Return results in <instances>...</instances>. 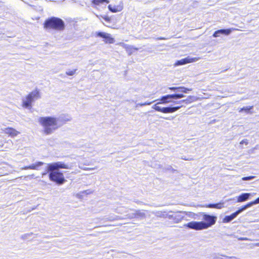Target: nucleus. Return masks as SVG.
<instances>
[{
    "label": "nucleus",
    "mask_w": 259,
    "mask_h": 259,
    "mask_svg": "<svg viewBox=\"0 0 259 259\" xmlns=\"http://www.w3.org/2000/svg\"><path fill=\"white\" fill-rule=\"evenodd\" d=\"M199 214L203 216V220L205 221L204 224L206 229L214 225L217 221V217L207 214L204 212H200Z\"/></svg>",
    "instance_id": "0eeeda50"
},
{
    "label": "nucleus",
    "mask_w": 259,
    "mask_h": 259,
    "mask_svg": "<svg viewBox=\"0 0 259 259\" xmlns=\"http://www.w3.org/2000/svg\"><path fill=\"white\" fill-rule=\"evenodd\" d=\"M240 240H249V239L247 238H240L239 239Z\"/></svg>",
    "instance_id": "e433bc0d"
},
{
    "label": "nucleus",
    "mask_w": 259,
    "mask_h": 259,
    "mask_svg": "<svg viewBox=\"0 0 259 259\" xmlns=\"http://www.w3.org/2000/svg\"><path fill=\"white\" fill-rule=\"evenodd\" d=\"M180 90H182V93H187L188 91H191V89L186 88L184 87H180Z\"/></svg>",
    "instance_id": "c85d7f7f"
},
{
    "label": "nucleus",
    "mask_w": 259,
    "mask_h": 259,
    "mask_svg": "<svg viewBox=\"0 0 259 259\" xmlns=\"http://www.w3.org/2000/svg\"><path fill=\"white\" fill-rule=\"evenodd\" d=\"M60 120V118L52 116L41 117L38 119V122L43 127L44 133L50 135L58 128V121Z\"/></svg>",
    "instance_id": "f03ea898"
},
{
    "label": "nucleus",
    "mask_w": 259,
    "mask_h": 259,
    "mask_svg": "<svg viewBox=\"0 0 259 259\" xmlns=\"http://www.w3.org/2000/svg\"><path fill=\"white\" fill-rule=\"evenodd\" d=\"M92 192H93V191L90 190H87L83 191L82 193H84L85 194H91Z\"/></svg>",
    "instance_id": "473e14b6"
},
{
    "label": "nucleus",
    "mask_w": 259,
    "mask_h": 259,
    "mask_svg": "<svg viewBox=\"0 0 259 259\" xmlns=\"http://www.w3.org/2000/svg\"><path fill=\"white\" fill-rule=\"evenodd\" d=\"M92 3L96 5H99L104 3L108 4L109 3V1L108 0H93Z\"/></svg>",
    "instance_id": "b1692460"
},
{
    "label": "nucleus",
    "mask_w": 259,
    "mask_h": 259,
    "mask_svg": "<svg viewBox=\"0 0 259 259\" xmlns=\"http://www.w3.org/2000/svg\"><path fill=\"white\" fill-rule=\"evenodd\" d=\"M44 164V162L41 161H37L35 162L34 163H33L31 165L25 166L24 167H23L21 168V169L24 170V169H34V170H39V167L42 166Z\"/></svg>",
    "instance_id": "f8f14e48"
},
{
    "label": "nucleus",
    "mask_w": 259,
    "mask_h": 259,
    "mask_svg": "<svg viewBox=\"0 0 259 259\" xmlns=\"http://www.w3.org/2000/svg\"><path fill=\"white\" fill-rule=\"evenodd\" d=\"M205 224L204 221L201 222H191L184 225L185 227H187L190 229H194L195 230H201L206 229L205 227Z\"/></svg>",
    "instance_id": "1a4fd4ad"
},
{
    "label": "nucleus",
    "mask_w": 259,
    "mask_h": 259,
    "mask_svg": "<svg viewBox=\"0 0 259 259\" xmlns=\"http://www.w3.org/2000/svg\"><path fill=\"white\" fill-rule=\"evenodd\" d=\"M252 108H253V106H246V107H243V108H241L239 110V111L240 112H242L243 111H245V112L248 113L250 109H252Z\"/></svg>",
    "instance_id": "a878e982"
},
{
    "label": "nucleus",
    "mask_w": 259,
    "mask_h": 259,
    "mask_svg": "<svg viewBox=\"0 0 259 259\" xmlns=\"http://www.w3.org/2000/svg\"><path fill=\"white\" fill-rule=\"evenodd\" d=\"M109 33L104 32H96V34L97 36L102 37L104 38V40H105V38L107 37Z\"/></svg>",
    "instance_id": "4be33fe9"
},
{
    "label": "nucleus",
    "mask_w": 259,
    "mask_h": 259,
    "mask_svg": "<svg viewBox=\"0 0 259 259\" xmlns=\"http://www.w3.org/2000/svg\"><path fill=\"white\" fill-rule=\"evenodd\" d=\"M168 213V212L166 211H157L152 212V213L155 216L163 218H166L167 217Z\"/></svg>",
    "instance_id": "f3484780"
},
{
    "label": "nucleus",
    "mask_w": 259,
    "mask_h": 259,
    "mask_svg": "<svg viewBox=\"0 0 259 259\" xmlns=\"http://www.w3.org/2000/svg\"><path fill=\"white\" fill-rule=\"evenodd\" d=\"M71 166L59 161L48 164L47 170L50 172L49 179L58 184H62L65 181L63 174L59 171L60 168L70 169Z\"/></svg>",
    "instance_id": "f257e3e1"
},
{
    "label": "nucleus",
    "mask_w": 259,
    "mask_h": 259,
    "mask_svg": "<svg viewBox=\"0 0 259 259\" xmlns=\"http://www.w3.org/2000/svg\"><path fill=\"white\" fill-rule=\"evenodd\" d=\"M105 21H106L107 22H109L110 21V18H108V17H106L105 18Z\"/></svg>",
    "instance_id": "ea45409f"
},
{
    "label": "nucleus",
    "mask_w": 259,
    "mask_h": 259,
    "mask_svg": "<svg viewBox=\"0 0 259 259\" xmlns=\"http://www.w3.org/2000/svg\"><path fill=\"white\" fill-rule=\"evenodd\" d=\"M131 50H132V49H134L135 50H138L137 48H133V47H131Z\"/></svg>",
    "instance_id": "a19ab883"
},
{
    "label": "nucleus",
    "mask_w": 259,
    "mask_h": 259,
    "mask_svg": "<svg viewBox=\"0 0 259 259\" xmlns=\"http://www.w3.org/2000/svg\"><path fill=\"white\" fill-rule=\"evenodd\" d=\"M108 8L109 10L113 13L120 12L123 9V7L121 5L112 6V5H109Z\"/></svg>",
    "instance_id": "dca6fc26"
},
{
    "label": "nucleus",
    "mask_w": 259,
    "mask_h": 259,
    "mask_svg": "<svg viewBox=\"0 0 259 259\" xmlns=\"http://www.w3.org/2000/svg\"><path fill=\"white\" fill-rule=\"evenodd\" d=\"M199 58H191L190 57H188L180 60L177 61L175 63V66L183 65L187 63L196 62L199 60Z\"/></svg>",
    "instance_id": "9b49d317"
},
{
    "label": "nucleus",
    "mask_w": 259,
    "mask_h": 259,
    "mask_svg": "<svg viewBox=\"0 0 259 259\" xmlns=\"http://www.w3.org/2000/svg\"><path fill=\"white\" fill-rule=\"evenodd\" d=\"M182 158L183 159H184V160H189L188 159H186L185 158H183V157H182Z\"/></svg>",
    "instance_id": "c03bdc74"
},
{
    "label": "nucleus",
    "mask_w": 259,
    "mask_h": 259,
    "mask_svg": "<svg viewBox=\"0 0 259 259\" xmlns=\"http://www.w3.org/2000/svg\"><path fill=\"white\" fill-rule=\"evenodd\" d=\"M152 103V102H146L145 103H143L142 105H143V106L149 105L151 104Z\"/></svg>",
    "instance_id": "72a5a7b5"
},
{
    "label": "nucleus",
    "mask_w": 259,
    "mask_h": 259,
    "mask_svg": "<svg viewBox=\"0 0 259 259\" xmlns=\"http://www.w3.org/2000/svg\"><path fill=\"white\" fill-rule=\"evenodd\" d=\"M39 98V93L38 91H32L25 99H23V106L25 108L31 107L32 102Z\"/></svg>",
    "instance_id": "39448f33"
},
{
    "label": "nucleus",
    "mask_w": 259,
    "mask_h": 259,
    "mask_svg": "<svg viewBox=\"0 0 259 259\" xmlns=\"http://www.w3.org/2000/svg\"><path fill=\"white\" fill-rule=\"evenodd\" d=\"M164 118L166 119H169V118H167V117H165Z\"/></svg>",
    "instance_id": "a18cd8bd"
},
{
    "label": "nucleus",
    "mask_w": 259,
    "mask_h": 259,
    "mask_svg": "<svg viewBox=\"0 0 259 259\" xmlns=\"http://www.w3.org/2000/svg\"><path fill=\"white\" fill-rule=\"evenodd\" d=\"M171 212H172L171 211H168L167 218L169 220H172L173 222L175 223H179L181 222L185 218V215H184V214L194 219H196V217L198 216L197 214L191 212L178 211L172 214H170Z\"/></svg>",
    "instance_id": "7ed1b4c3"
},
{
    "label": "nucleus",
    "mask_w": 259,
    "mask_h": 259,
    "mask_svg": "<svg viewBox=\"0 0 259 259\" xmlns=\"http://www.w3.org/2000/svg\"><path fill=\"white\" fill-rule=\"evenodd\" d=\"M252 194L249 193H244L241 194L240 195L238 196L237 197V202H242L245 201L249 199V197L251 196Z\"/></svg>",
    "instance_id": "4468645a"
},
{
    "label": "nucleus",
    "mask_w": 259,
    "mask_h": 259,
    "mask_svg": "<svg viewBox=\"0 0 259 259\" xmlns=\"http://www.w3.org/2000/svg\"><path fill=\"white\" fill-rule=\"evenodd\" d=\"M248 140H246V139H244V140H242V141L240 142V144H245V145H247V144H248Z\"/></svg>",
    "instance_id": "2f4dec72"
},
{
    "label": "nucleus",
    "mask_w": 259,
    "mask_h": 259,
    "mask_svg": "<svg viewBox=\"0 0 259 259\" xmlns=\"http://www.w3.org/2000/svg\"><path fill=\"white\" fill-rule=\"evenodd\" d=\"M5 133L11 137H15L19 133L18 131L13 128H6L5 130Z\"/></svg>",
    "instance_id": "2eb2a0df"
},
{
    "label": "nucleus",
    "mask_w": 259,
    "mask_h": 259,
    "mask_svg": "<svg viewBox=\"0 0 259 259\" xmlns=\"http://www.w3.org/2000/svg\"><path fill=\"white\" fill-rule=\"evenodd\" d=\"M79 167L80 168H81L82 169L84 170H94V169H96L95 167H92V168H91V167H80V166H79Z\"/></svg>",
    "instance_id": "c756f323"
},
{
    "label": "nucleus",
    "mask_w": 259,
    "mask_h": 259,
    "mask_svg": "<svg viewBox=\"0 0 259 259\" xmlns=\"http://www.w3.org/2000/svg\"><path fill=\"white\" fill-rule=\"evenodd\" d=\"M77 69H74L72 70H68L66 72V74L69 76H72L75 74Z\"/></svg>",
    "instance_id": "bb28decb"
},
{
    "label": "nucleus",
    "mask_w": 259,
    "mask_h": 259,
    "mask_svg": "<svg viewBox=\"0 0 259 259\" xmlns=\"http://www.w3.org/2000/svg\"><path fill=\"white\" fill-rule=\"evenodd\" d=\"M182 107V106L176 107H166L161 108L158 106V104H155L152 106V108L157 111L161 112L164 113H173L179 110Z\"/></svg>",
    "instance_id": "6e6552de"
},
{
    "label": "nucleus",
    "mask_w": 259,
    "mask_h": 259,
    "mask_svg": "<svg viewBox=\"0 0 259 259\" xmlns=\"http://www.w3.org/2000/svg\"><path fill=\"white\" fill-rule=\"evenodd\" d=\"M226 258L227 259H238L237 257H234V256H232V257L226 256Z\"/></svg>",
    "instance_id": "f704fd0d"
},
{
    "label": "nucleus",
    "mask_w": 259,
    "mask_h": 259,
    "mask_svg": "<svg viewBox=\"0 0 259 259\" xmlns=\"http://www.w3.org/2000/svg\"><path fill=\"white\" fill-rule=\"evenodd\" d=\"M135 217H137V218L140 217V218H144L145 217V213L144 212L141 211L140 210H136V213L135 214Z\"/></svg>",
    "instance_id": "5701e85b"
},
{
    "label": "nucleus",
    "mask_w": 259,
    "mask_h": 259,
    "mask_svg": "<svg viewBox=\"0 0 259 259\" xmlns=\"http://www.w3.org/2000/svg\"><path fill=\"white\" fill-rule=\"evenodd\" d=\"M115 220V219H110L109 220H110V221H114V220Z\"/></svg>",
    "instance_id": "37998d69"
},
{
    "label": "nucleus",
    "mask_w": 259,
    "mask_h": 259,
    "mask_svg": "<svg viewBox=\"0 0 259 259\" xmlns=\"http://www.w3.org/2000/svg\"><path fill=\"white\" fill-rule=\"evenodd\" d=\"M157 39L159 40H165L166 38L165 37H160L156 38Z\"/></svg>",
    "instance_id": "58836bf2"
},
{
    "label": "nucleus",
    "mask_w": 259,
    "mask_h": 259,
    "mask_svg": "<svg viewBox=\"0 0 259 259\" xmlns=\"http://www.w3.org/2000/svg\"><path fill=\"white\" fill-rule=\"evenodd\" d=\"M234 29H220L214 32L213 36L214 37H217L220 36V34H225L226 35H229L232 32V30Z\"/></svg>",
    "instance_id": "ddd939ff"
},
{
    "label": "nucleus",
    "mask_w": 259,
    "mask_h": 259,
    "mask_svg": "<svg viewBox=\"0 0 259 259\" xmlns=\"http://www.w3.org/2000/svg\"><path fill=\"white\" fill-rule=\"evenodd\" d=\"M103 41L106 44H113L115 41L114 38H113L110 34H108L105 40H103Z\"/></svg>",
    "instance_id": "412c9836"
},
{
    "label": "nucleus",
    "mask_w": 259,
    "mask_h": 259,
    "mask_svg": "<svg viewBox=\"0 0 259 259\" xmlns=\"http://www.w3.org/2000/svg\"><path fill=\"white\" fill-rule=\"evenodd\" d=\"M33 235V233L31 232L29 233H26L22 235L21 236V238L23 240H27L29 239L30 237Z\"/></svg>",
    "instance_id": "393cba45"
},
{
    "label": "nucleus",
    "mask_w": 259,
    "mask_h": 259,
    "mask_svg": "<svg viewBox=\"0 0 259 259\" xmlns=\"http://www.w3.org/2000/svg\"><path fill=\"white\" fill-rule=\"evenodd\" d=\"M224 203H219L217 204H209L207 205H203V206H205L208 208H215L217 209H221L224 207Z\"/></svg>",
    "instance_id": "a211bd4d"
},
{
    "label": "nucleus",
    "mask_w": 259,
    "mask_h": 259,
    "mask_svg": "<svg viewBox=\"0 0 259 259\" xmlns=\"http://www.w3.org/2000/svg\"><path fill=\"white\" fill-rule=\"evenodd\" d=\"M194 98L193 96H189L186 99L181 100L179 102H173L175 103H185L186 104L190 103L192 101V99Z\"/></svg>",
    "instance_id": "aec40b11"
},
{
    "label": "nucleus",
    "mask_w": 259,
    "mask_h": 259,
    "mask_svg": "<svg viewBox=\"0 0 259 259\" xmlns=\"http://www.w3.org/2000/svg\"><path fill=\"white\" fill-rule=\"evenodd\" d=\"M255 177L253 176H249V177H244L242 178L243 181H249L253 179Z\"/></svg>",
    "instance_id": "cd10ccee"
},
{
    "label": "nucleus",
    "mask_w": 259,
    "mask_h": 259,
    "mask_svg": "<svg viewBox=\"0 0 259 259\" xmlns=\"http://www.w3.org/2000/svg\"><path fill=\"white\" fill-rule=\"evenodd\" d=\"M258 203H259V197L256 199H255L254 201L250 202L248 203L247 204H246V205H244L243 206L245 208V209H246L247 208L253 206V205H255V204H256Z\"/></svg>",
    "instance_id": "6ab92c4d"
},
{
    "label": "nucleus",
    "mask_w": 259,
    "mask_h": 259,
    "mask_svg": "<svg viewBox=\"0 0 259 259\" xmlns=\"http://www.w3.org/2000/svg\"><path fill=\"white\" fill-rule=\"evenodd\" d=\"M45 26L57 30H63L64 28V23L60 18L53 17L46 21Z\"/></svg>",
    "instance_id": "20e7f679"
},
{
    "label": "nucleus",
    "mask_w": 259,
    "mask_h": 259,
    "mask_svg": "<svg viewBox=\"0 0 259 259\" xmlns=\"http://www.w3.org/2000/svg\"><path fill=\"white\" fill-rule=\"evenodd\" d=\"M139 106H143V105H142V103H137V104H136V107L137 108Z\"/></svg>",
    "instance_id": "c9c22d12"
},
{
    "label": "nucleus",
    "mask_w": 259,
    "mask_h": 259,
    "mask_svg": "<svg viewBox=\"0 0 259 259\" xmlns=\"http://www.w3.org/2000/svg\"><path fill=\"white\" fill-rule=\"evenodd\" d=\"M185 95L183 94H174L171 95H167L162 96L160 99L157 100L159 101L156 104L158 105L160 104H166L169 102H172L171 99H178L183 98Z\"/></svg>",
    "instance_id": "423d86ee"
},
{
    "label": "nucleus",
    "mask_w": 259,
    "mask_h": 259,
    "mask_svg": "<svg viewBox=\"0 0 259 259\" xmlns=\"http://www.w3.org/2000/svg\"><path fill=\"white\" fill-rule=\"evenodd\" d=\"M177 92H181L182 93V90H178Z\"/></svg>",
    "instance_id": "79ce46f5"
},
{
    "label": "nucleus",
    "mask_w": 259,
    "mask_h": 259,
    "mask_svg": "<svg viewBox=\"0 0 259 259\" xmlns=\"http://www.w3.org/2000/svg\"><path fill=\"white\" fill-rule=\"evenodd\" d=\"M70 120H71V118L70 117H69L68 118H66L63 119V120H64L65 121H70Z\"/></svg>",
    "instance_id": "4c0bfd02"
},
{
    "label": "nucleus",
    "mask_w": 259,
    "mask_h": 259,
    "mask_svg": "<svg viewBox=\"0 0 259 259\" xmlns=\"http://www.w3.org/2000/svg\"><path fill=\"white\" fill-rule=\"evenodd\" d=\"M169 89L174 91H177L178 90H180V87H170Z\"/></svg>",
    "instance_id": "7c9ffc66"
},
{
    "label": "nucleus",
    "mask_w": 259,
    "mask_h": 259,
    "mask_svg": "<svg viewBox=\"0 0 259 259\" xmlns=\"http://www.w3.org/2000/svg\"><path fill=\"white\" fill-rule=\"evenodd\" d=\"M245 208L244 207V206H242L241 207H240V208H239L236 211H235V212L233 213L232 214H231L230 215H227V216H226L224 219H223V223H229L231 221H232L233 219H234L235 218H236L237 217V216L240 214V213H241L243 211L245 210Z\"/></svg>",
    "instance_id": "9d476101"
}]
</instances>
